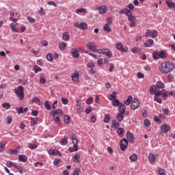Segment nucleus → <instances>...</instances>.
I'll use <instances>...</instances> for the list:
<instances>
[{
	"instance_id": "obj_1",
	"label": "nucleus",
	"mask_w": 175,
	"mask_h": 175,
	"mask_svg": "<svg viewBox=\"0 0 175 175\" xmlns=\"http://www.w3.org/2000/svg\"><path fill=\"white\" fill-rule=\"evenodd\" d=\"M159 69L161 73L167 75V73H170V72L174 70L175 64L170 61L164 62L159 65Z\"/></svg>"
},
{
	"instance_id": "obj_2",
	"label": "nucleus",
	"mask_w": 175,
	"mask_h": 175,
	"mask_svg": "<svg viewBox=\"0 0 175 175\" xmlns=\"http://www.w3.org/2000/svg\"><path fill=\"white\" fill-rule=\"evenodd\" d=\"M161 95L163 96V98L164 99H166L167 98L168 93L166 92V90L162 89L161 92H157L156 94L154 95V100L155 102H157L158 103H162V98H159Z\"/></svg>"
},
{
	"instance_id": "obj_3",
	"label": "nucleus",
	"mask_w": 175,
	"mask_h": 175,
	"mask_svg": "<svg viewBox=\"0 0 175 175\" xmlns=\"http://www.w3.org/2000/svg\"><path fill=\"white\" fill-rule=\"evenodd\" d=\"M59 114H64L62 112V109H59L55 111H52V115H53V119L54 122H56L57 125L61 126V119H59Z\"/></svg>"
},
{
	"instance_id": "obj_4",
	"label": "nucleus",
	"mask_w": 175,
	"mask_h": 175,
	"mask_svg": "<svg viewBox=\"0 0 175 175\" xmlns=\"http://www.w3.org/2000/svg\"><path fill=\"white\" fill-rule=\"evenodd\" d=\"M153 59H165L167 58V53L165 52V51H154L152 53Z\"/></svg>"
},
{
	"instance_id": "obj_5",
	"label": "nucleus",
	"mask_w": 175,
	"mask_h": 175,
	"mask_svg": "<svg viewBox=\"0 0 175 175\" xmlns=\"http://www.w3.org/2000/svg\"><path fill=\"white\" fill-rule=\"evenodd\" d=\"M158 36V31L157 30L148 29L145 36H143V38H152V39H155Z\"/></svg>"
},
{
	"instance_id": "obj_6",
	"label": "nucleus",
	"mask_w": 175,
	"mask_h": 175,
	"mask_svg": "<svg viewBox=\"0 0 175 175\" xmlns=\"http://www.w3.org/2000/svg\"><path fill=\"white\" fill-rule=\"evenodd\" d=\"M15 92L20 100L24 99V87L21 85L18 86V88L15 90Z\"/></svg>"
},
{
	"instance_id": "obj_7",
	"label": "nucleus",
	"mask_w": 175,
	"mask_h": 175,
	"mask_svg": "<svg viewBox=\"0 0 175 175\" xmlns=\"http://www.w3.org/2000/svg\"><path fill=\"white\" fill-rule=\"evenodd\" d=\"M97 53H98V54H103V55L108 57V58H111L113 56L111 51L107 49H98Z\"/></svg>"
},
{
	"instance_id": "obj_8",
	"label": "nucleus",
	"mask_w": 175,
	"mask_h": 175,
	"mask_svg": "<svg viewBox=\"0 0 175 175\" xmlns=\"http://www.w3.org/2000/svg\"><path fill=\"white\" fill-rule=\"evenodd\" d=\"M74 26L76 27V28H79V29H82L83 31H85V29H88V25L84 22L81 23L76 22L74 23Z\"/></svg>"
},
{
	"instance_id": "obj_9",
	"label": "nucleus",
	"mask_w": 175,
	"mask_h": 175,
	"mask_svg": "<svg viewBox=\"0 0 175 175\" xmlns=\"http://www.w3.org/2000/svg\"><path fill=\"white\" fill-rule=\"evenodd\" d=\"M120 150H122V151H125L126 147H128V140L126 138H124L120 140Z\"/></svg>"
},
{
	"instance_id": "obj_10",
	"label": "nucleus",
	"mask_w": 175,
	"mask_h": 175,
	"mask_svg": "<svg viewBox=\"0 0 175 175\" xmlns=\"http://www.w3.org/2000/svg\"><path fill=\"white\" fill-rule=\"evenodd\" d=\"M70 54L75 59H77L80 57V51L77 48L72 49Z\"/></svg>"
},
{
	"instance_id": "obj_11",
	"label": "nucleus",
	"mask_w": 175,
	"mask_h": 175,
	"mask_svg": "<svg viewBox=\"0 0 175 175\" xmlns=\"http://www.w3.org/2000/svg\"><path fill=\"white\" fill-rule=\"evenodd\" d=\"M140 103H139V100L137 98H135L133 100V103L131 105V108L132 110H136L137 107H139V105Z\"/></svg>"
},
{
	"instance_id": "obj_12",
	"label": "nucleus",
	"mask_w": 175,
	"mask_h": 175,
	"mask_svg": "<svg viewBox=\"0 0 175 175\" xmlns=\"http://www.w3.org/2000/svg\"><path fill=\"white\" fill-rule=\"evenodd\" d=\"M87 47L89 49V50L93 51V53H98V49H96V47H95V44H94V42H89L87 44Z\"/></svg>"
},
{
	"instance_id": "obj_13",
	"label": "nucleus",
	"mask_w": 175,
	"mask_h": 175,
	"mask_svg": "<svg viewBox=\"0 0 175 175\" xmlns=\"http://www.w3.org/2000/svg\"><path fill=\"white\" fill-rule=\"evenodd\" d=\"M79 72L75 71L73 72L71 75V79L74 83H79Z\"/></svg>"
},
{
	"instance_id": "obj_14",
	"label": "nucleus",
	"mask_w": 175,
	"mask_h": 175,
	"mask_svg": "<svg viewBox=\"0 0 175 175\" xmlns=\"http://www.w3.org/2000/svg\"><path fill=\"white\" fill-rule=\"evenodd\" d=\"M116 47L118 50L122 51V53H126L128 51V49L124 48V45L120 42L116 44Z\"/></svg>"
},
{
	"instance_id": "obj_15",
	"label": "nucleus",
	"mask_w": 175,
	"mask_h": 175,
	"mask_svg": "<svg viewBox=\"0 0 175 175\" xmlns=\"http://www.w3.org/2000/svg\"><path fill=\"white\" fill-rule=\"evenodd\" d=\"M158 157H159V155L150 153L148 156V161L150 163H155V159H157Z\"/></svg>"
},
{
	"instance_id": "obj_16",
	"label": "nucleus",
	"mask_w": 175,
	"mask_h": 175,
	"mask_svg": "<svg viewBox=\"0 0 175 175\" xmlns=\"http://www.w3.org/2000/svg\"><path fill=\"white\" fill-rule=\"evenodd\" d=\"M49 155H54V157H58V155L59 157H61V152H59V150H57V149H51L49 150Z\"/></svg>"
},
{
	"instance_id": "obj_17",
	"label": "nucleus",
	"mask_w": 175,
	"mask_h": 175,
	"mask_svg": "<svg viewBox=\"0 0 175 175\" xmlns=\"http://www.w3.org/2000/svg\"><path fill=\"white\" fill-rule=\"evenodd\" d=\"M149 91L151 95H157V92H161L159 90H158V88H157L155 85H153L152 86H151L149 89Z\"/></svg>"
},
{
	"instance_id": "obj_18",
	"label": "nucleus",
	"mask_w": 175,
	"mask_h": 175,
	"mask_svg": "<svg viewBox=\"0 0 175 175\" xmlns=\"http://www.w3.org/2000/svg\"><path fill=\"white\" fill-rule=\"evenodd\" d=\"M98 13L100 14H105L107 12V7L106 5H100L98 8Z\"/></svg>"
},
{
	"instance_id": "obj_19",
	"label": "nucleus",
	"mask_w": 175,
	"mask_h": 175,
	"mask_svg": "<svg viewBox=\"0 0 175 175\" xmlns=\"http://www.w3.org/2000/svg\"><path fill=\"white\" fill-rule=\"evenodd\" d=\"M120 14H126V16H129L130 14H132V11L130 10H128L127 8H124L123 10H121L119 11Z\"/></svg>"
},
{
	"instance_id": "obj_20",
	"label": "nucleus",
	"mask_w": 175,
	"mask_h": 175,
	"mask_svg": "<svg viewBox=\"0 0 175 175\" xmlns=\"http://www.w3.org/2000/svg\"><path fill=\"white\" fill-rule=\"evenodd\" d=\"M161 130L163 133H166L170 131V126H167V124H162L161 126Z\"/></svg>"
},
{
	"instance_id": "obj_21",
	"label": "nucleus",
	"mask_w": 175,
	"mask_h": 175,
	"mask_svg": "<svg viewBox=\"0 0 175 175\" xmlns=\"http://www.w3.org/2000/svg\"><path fill=\"white\" fill-rule=\"evenodd\" d=\"M75 13L77 14H80V13H83V16L87 14L88 13V11H87V9L85 8H78L75 10Z\"/></svg>"
},
{
	"instance_id": "obj_22",
	"label": "nucleus",
	"mask_w": 175,
	"mask_h": 175,
	"mask_svg": "<svg viewBox=\"0 0 175 175\" xmlns=\"http://www.w3.org/2000/svg\"><path fill=\"white\" fill-rule=\"evenodd\" d=\"M18 159L19 162H27L28 161V158L25 154H19Z\"/></svg>"
},
{
	"instance_id": "obj_23",
	"label": "nucleus",
	"mask_w": 175,
	"mask_h": 175,
	"mask_svg": "<svg viewBox=\"0 0 175 175\" xmlns=\"http://www.w3.org/2000/svg\"><path fill=\"white\" fill-rule=\"evenodd\" d=\"M126 136V137H127V139H128L129 143H131V144L133 143V137H134V136H133V135L132 134V133H131V132H129V131L127 132Z\"/></svg>"
},
{
	"instance_id": "obj_24",
	"label": "nucleus",
	"mask_w": 175,
	"mask_h": 175,
	"mask_svg": "<svg viewBox=\"0 0 175 175\" xmlns=\"http://www.w3.org/2000/svg\"><path fill=\"white\" fill-rule=\"evenodd\" d=\"M17 22L12 23L10 25V28L14 32H18V28H17Z\"/></svg>"
},
{
	"instance_id": "obj_25",
	"label": "nucleus",
	"mask_w": 175,
	"mask_h": 175,
	"mask_svg": "<svg viewBox=\"0 0 175 175\" xmlns=\"http://www.w3.org/2000/svg\"><path fill=\"white\" fill-rule=\"evenodd\" d=\"M63 40H65V42H68L70 39V36L69 35V33L68 31H64L63 33L62 36Z\"/></svg>"
},
{
	"instance_id": "obj_26",
	"label": "nucleus",
	"mask_w": 175,
	"mask_h": 175,
	"mask_svg": "<svg viewBox=\"0 0 175 175\" xmlns=\"http://www.w3.org/2000/svg\"><path fill=\"white\" fill-rule=\"evenodd\" d=\"M156 88H157V90L159 89H162V88H165V83H163V82L159 81L157 82V84L155 85Z\"/></svg>"
},
{
	"instance_id": "obj_27",
	"label": "nucleus",
	"mask_w": 175,
	"mask_h": 175,
	"mask_svg": "<svg viewBox=\"0 0 175 175\" xmlns=\"http://www.w3.org/2000/svg\"><path fill=\"white\" fill-rule=\"evenodd\" d=\"M72 161H74L75 163H79L80 162V154L75 153V156L72 157Z\"/></svg>"
},
{
	"instance_id": "obj_28",
	"label": "nucleus",
	"mask_w": 175,
	"mask_h": 175,
	"mask_svg": "<svg viewBox=\"0 0 175 175\" xmlns=\"http://www.w3.org/2000/svg\"><path fill=\"white\" fill-rule=\"evenodd\" d=\"M167 6L169 9H172V8H175L174 2L172 1V0H166Z\"/></svg>"
},
{
	"instance_id": "obj_29",
	"label": "nucleus",
	"mask_w": 175,
	"mask_h": 175,
	"mask_svg": "<svg viewBox=\"0 0 175 175\" xmlns=\"http://www.w3.org/2000/svg\"><path fill=\"white\" fill-rule=\"evenodd\" d=\"M125 113H123L122 112H120L117 116H116V118L118 121V122H121V121H122V120H124V116Z\"/></svg>"
},
{
	"instance_id": "obj_30",
	"label": "nucleus",
	"mask_w": 175,
	"mask_h": 175,
	"mask_svg": "<svg viewBox=\"0 0 175 175\" xmlns=\"http://www.w3.org/2000/svg\"><path fill=\"white\" fill-rule=\"evenodd\" d=\"M68 151L70 152H76V151H79V146H71L68 148Z\"/></svg>"
},
{
	"instance_id": "obj_31",
	"label": "nucleus",
	"mask_w": 175,
	"mask_h": 175,
	"mask_svg": "<svg viewBox=\"0 0 175 175\" xmlns=\"http://www.w3.org/2000/svg\"><path fill=\"white\" fill-rule=\"evenodd\" d=\"M116 95H117V92H116V91L112 92V94L109 96V100H116V99L117 98L116 96Z\"/></svg>"
},
{
	"instance_id": "obj_32",
	"label": "nucleus",
	"mask_w": 175,
	"mask_h": 175,
	"mask_svg": "<svg viewBox=\"0 0 175 175\" xmlns=\"http://www.w3.org/2000/svg\"><path fill=\"white\" fill-rule=\"evenodd\" d=\"M62 146H66L68 144V137L64 136L63 139H61L59 142Z\"/></svg>"
},
{
	"instance_id": "obj_33",
	"label": "nucleus",
	"mask_w": 175,
	"mask_h": 175,
	"mask_svg": "<svg viewBox=\"0 0 175 175\" xmlns=\"http://www.w3.org/2000/svg\"><path fill=\"white\" fill-rule=\"evenodd\" d=\"M133 100V97L132 96H129L127 99L124 100V103L126 104L127 106L131 105V103Z\"/></svg>"
},
{
	"instance_id": "obj_34",
	"label": "nucleus",
	"mask_w": 175,
	"mask_h": 175,
	"mask_svg": "<svg viewBox=\"0 0 175 175\" xmlns=\"http://www.w3.org/2000/svg\"><path fill=\"white\" fill-rule=\"evenodd\" d=\"M126 109V107L124 104H121L120 106L119 107V111L120 113H123L125 114V110Z\"/></svg>"
},
{
	"instance_id": "obj_35",
	"label": "nucleus",
	"mask_w": 175,
	"mask_h": 175,
	"mask_svg": "<svg viewBox=\"0 0 175 175\" xmlns=\"http://www.w3.org/2000/svg\"><path fill=\"white\" fill-rule=\"evenodd\" d=\"M6 165L8 166V167H17V164L12 161H7Z\"/></svg>"
},
{
	"instance_id": "obj_36",
	"label": "nucleus",
	"mask_w": 175,
	"mask_h": 175,
	"mask_svg": "<svg viewBox=\"0 0 175 175\" xmlns=\"http://www.w3.org/2000/svg\"><path fill=\"white\" fill-rule=\"evenodd\" d=\"M103 30L106 31V32H111V27H110V25L109 23H107L103 27Z\"/></svg>"
},
{
	"instance_id": "obj_37",
	"label": "nucleus",
	"mask_w": 175,
	"mask_h": 175,
	"mask_svg": "<svg viewBox=\"0 0 175 175\" xmlns=\"http://www.w3.org/2000/svg\"><path fill=\"white\" fill-rule=\"evenodd\" d=\"M148 43L149 44H148L147 42L144 43V47H150V46H152V44H154V40H152V39H149Z\"/></svg>"
},
{
	"instance_id": "obj_38",
	"label": "nucleus",
	"mask_w": 175,
	"mask_h": 175,
	"mask_svg": "<svg viewBox=\"0 0 175 175\" xmlns=\"http://www.w3.org/2000/svg\"><path fill=\"white\" fill-rule=\"evenodd\" d=\"M40 84H46V78H44V75L43 74H40Z\"/></svg>"
},
{
	"instance_id": "obj_39",
	"label": "nucleus",
	"mask_w": 175,
	"mask_h": 175,
	"mask_svg": "<svg viewBox=\"0 0 175 175\" xmlns=\"http://www.w3.org/2000/svg\"><path fill=\"white\" fill-rule=\"evenodd\" d=\"M31 126H35L36 124H38V118H31Z\"/></svg>"
},
{
	"instance_id": "obj_40",
	"label": "nucleus",
	"mask_w": 175,
	"mask_h": 175,
	"mask_svg": "<svg viewBox=\"0 0 175 175\" xmlns=\"http://www.w3.org/2000/svg\"><path fill=\"white\" fill-rule=\"evenodd\" d=\"M129 159L131 162H136V161H137V155L136 154H133L130 156Z\"/></svg>"
},
{
	"instance_id": "obj_41",
	"label": "nucleus",
	"mask_w": 175,
	"mask_h": 175,
	"mask_svg": "<svg viewBox=\"0 0 175 175\" xmlns=\"http://www.w3.org/2000/svg\"><path fill=\"white\" fill-rule=\"evenodd\" d=\"M121 104L122 103H121V102H120V100H118V99L113 100L112 105L113 106H118L119 107Z\"/></svg>"
},
{
	"instance_id": "obj_42",
	"label": "nucleus",
	"mask_w": 175,
	"mask_h": 175,
	"mask_svg": "<svg viewBox=\"0 0 175 175\" xmlns=\"http://www.w3.org/2000/svg\"><path fill=\"white\" fill-rule=\"evenodd\" d=\"M66 47V44L64 42H61L59 44V50H61L62 51L65 50V48Z\"/></svg>"
},
{
	"instance_id": "obj_43",
	"label": "nucleus",
	"mask_w": 175,
	"mask_h": 175,
	"mask_svg": "<svg viewBox=\"0 0 175 175\" xmlns=\"http://www.w3.org/2000/svg\"><path fill=\"white\" fill-rule=\"evenodd\" d=\"M64 122L65 124H70V117L69 115H65L64 116Z\"/></svg>"
},
{
	"instance_id": "obj_44",
	"label": "nucleus",
	"mask_w": 175,
	"mask_h": 175,
	"mask_svg": "<svg viewBox=\"0 0 175 175\" xmlns=\"http://www.w3.org/2000/svg\"><path fill=\"white\" fill-rule=\"evenodd\" d=\"M103 121L105 122V124H108V122H110V115L105 114Z\"/></svg>"
},
{
	"instance_id": "obj_45",
	"label": "nucleus",
	"mask_w": 175,
	"mask_h": 175,
	"mask_svg": "<svg viewBox=\"0 0 175 175\" xmlns=\"http://www.w3.org/2000/svg\"><path fill=\"white\" fill-rule=\"evenodd\" d=\"M44 107L46 110H51V105L49 101H46L44 103Z\"/></svg>"
},
{
	"instance_id": "obj_46",
	"label": "nucleus",
	"mask_w": 175,
	"mask_h": 175,
	"mask_svg": "<svg viewBox=\"0 0 175 175\" xmlns=\"http://www.w3.org/2000/svg\"><path fill=\"white\" fill-rule=\"evenodd\" d=\"M2 107L3 109H5V110H9V109L10 108V103H3Z\"/></svg>"
},
{
	"instance_id": "obj_47",
	"label": "nucleus",
	"mask_w": 175,
	"mask_h": 175,
	"mask_svg": "<svg viewBox=\"0 0 175 175\" xmlns=\"http://www.w3.org/2000/svg\"><path fill=\"white\" fill-rule=\"evenodd\" d=\"M140 51H142V49L140 48L134 47L132 49V52L134 54H138V53H140Z\"/></svg>"
},
{
	"instance_id": "obj_48",
	"label": "nucleus",
	"mask_w": 175,
	"mask_h": 175,
	"mask_svg": "<svg viewBox=\"0 0 175 175\" xmlns=\"http://www.w3.org/2000/svg\"><path fill=\"white\" fill-rule=\"evenodd\" d=\"M127 16H128V20H129V21H131V22L135 21V20H136V16L132 15V14H131L130 15H129Z\"/></svg>"
},
{
	"instance_id": "obj_49",
	"label": "nucleus",
	"mask_w": 175,
	"mask_h": 175,
	"mask_svg": "<svg viewBox=\"0 0 175 175\" xmlns=\"http://www.w3.org/2000/svg\"><path fill=\"white\" fill-rule=\"evenodd\" d=\"M33 69H34V73H38V72L42 71V68L36 65L33 66Z\"/></svg>"
},
{
	"instance_id": "obj_50",
	"label": "nucleus",
	"mask_w": 175,
	"mask_h": 175,
	"mask_svg": "<svg viewBox=\"0 0 175 175\" xmlns=\"http://www.w3.org/2000/svg\"><path fill=\"white\" fill-rule=\"evenodd\" d=\"M112 126H113V128H118V126H120V124L117 122V120H113L112 122Z\"/></svg>"
},
{
	"instance_id": "obj_51",
	"label": "nucleus",
	"mask_w": 175,
	"mask_h": 175,
	"mask_svg": "<svg viewBox=\"0 0 175 175\" xmlns=\"http://www.w3.org/2000/svg\"><path fill=\"white\" fill-rule=\"evenodd\" d=\"M16 111L18 114H21L24 113V108L23 107H21L20 108H16Z\"/></svg>"
},
{
	"instance_id": "obj_52",
	"label": "nucleus",
	"mask_w": 175,
	"mask_h": 175,
	"mask_svg": "<svg viewBox=\"0 0 175 175\" xmlns=\"http://www.w3.org/2000/svg\"><path fill=\"white\" fill-rule=\"evenodd\" d=\"M92 111V107L91 106H89L86 109H85V114H90Z\"/></svg>"
},
{
	"instance_id": "obj_53",
	"label": "nucleus",
	"mask_w": 175,
	"mask_h": 175,
	"mask_svg": "<svg viewBox=\"0 0 175 175\" xmlns=\"http://www.w3.org/2000/svg\"><path fill=\"white\" fill-rule=\"evenodd\" d=\"M83 111H84V107H79L77 109V114H81V113H83Z\"/></svg>"
},
{
	"instance_id": "obj_54",
	"label": "nucleus",
	"mask_w": 175,
	"mask_h": 175,
	"mask_svg": "<svg viewBox=\"0 0 175 175\" xmlns=\"http://www.w3.org/2000/svg\"><path fill=\"white\" fill-rule=\"evenodd\" d=\"M94 102V98L92 97H90V98H88L86 100L87 105H91Z\"/></svg>"
},
{
	"instance_id": "obj_55",
	"label": "nucleus",
	"mask_w": 175,
	"mask_h": 175,
	"mask_svg": "<svg viewBox=\"0 0 175 175\" xmlns=\"http://www.w3.org/2000/svg\"><path fill=\"white\" fill-rule=\"evenodd\" d=\"M5 146L6 143H0V152H2V151H3V148H5Z\"/></svg>"
},
{
	"instance_id": "obj_56",
	"label": "nucleus",
	"mask_w": 175,
	"mask_h": 175,
	"mask_svg": "<svg viewBox=\"0 0 175 175\" xmlns=\"http://www.w3.org/2000/svg\"><path fill=\"white\" fill-rule=\"evenodd\" d=\"M32 103H38V102H40V99L38 97H34L31 100Z\"/></svg>"
},
{
	"instance_id": "obj_57",
	"label": "nucleus",
	"mask_w": 175,
	"mask_h": 175,
	"mask_svg": "<svg viewBox=\"0 0 175 175\" xmlns=\"http://www.w3.org/2000/svg\"><path fill=\"white\" fill-rule=\"evenodd\" d=\"M6 120H7V124H12L13 117H12V116H8Z\"/></svg>"
},
{
	"instance_id": "obj_58",
	"label": "nucleus",
	"mask_w": 175,
	"mask_h": 175,
	"mask_svg": "<svg viewBox=\"0 0 175 175\" xmlns=\"http://www.w3.org/2000/svg\"><path fill=\"white\" fill-rule=\"evenodd\" d=\"M46 59L48 61H53V55H51V53H48L46 55Z\"/></svg>"
},
{
	"instance_id": "obj_59",
	"label": "nucleus",
	"mask_w": 175,
	"mask_h": 175,
	"mask_svg": "<svg viewBox=\"0 0 175 175\" xmlns=\"http://www.w3.org/2000/svg\"><path fill=\"white\" fill-rule=\"evenodd\" d=\"M80 174V169L75 168L72 175H79Z\"/></svg>"
},
{
	"instance_id": "obj_60",
	"label": "nucleus",
	"mask_w": 175,
	"mask_h": 175,
	"mask_svg": "<svg viewBox=\"0 0 175 175\" xmlns=\"http://www.w3.org/2000/svg\"><path fill=\"white\" fill-rule=\"evenodd\" d=\"M87 67H88V68H95V64H94V62H89V63L88 64Z\"/></svg>"
},
{
	"instance_id": "obj_61",
	"label": "nucleus",
	"mask_w": 175,
	"mask_h": 175,
	"mask_svg": "<svg viewBox=\"0 0 175 175\" xmlns=\"http://www.w3.org/2000/svg\"><path fill=\"white\" fill-rule=\"evenodd\" d=\"M38 13H39V14H40V16H44V14H46V12H44V9H43V8H40Z\"/></svg>"
},
{
	"instance_id": "obj_62",
	"label": "nucleus",
	"mask_w": 175,
	"mask_h": 175,
	"mask_svg": "<svg viewBox=\"0 0 175 175\" xmlns=\"http://www.w3.org/2000/svg\"><path fill=\"white\" fill-rule=\"evenodd\" d=\"M144 125H146L147 127H149L151 125V122L148 120H144Z\"/></svg>"
},
{
	"instance_id": "obj_63",
	"label": "nucleus",
	"mask_w": 175,
	"mask_h": 175,
	"mask_svg": "<svg viewBox=\"0 0 175 175\" xmlns=\"http://www.w3.org/2000/svg\"><path fill=\"white\" fill-rule=\"evenodd\" d=\"M123 133H124V129H122V128L118 129V131H117L118 134L122 135Z\"/></svg>"
},
{
	"instance_id": "obj_64",
	"label": "nucleus",
	"mask_w": 175,
	"mask_h": 175,
	"mask_svg": "<svg viewBox=\"0 0 175 175\" xmlns=\"http://www.w3.org/2000/svg\"><path fill=\"white\" fill-rule=\"evenodd\" d=\"M158 172L159 175H165V170L163 169H159Z\"/></svg>"
}]
</instances>
